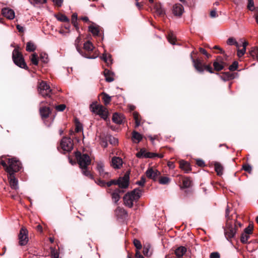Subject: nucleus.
<instances>
[{
  "label": "nucleus",
  "mask_w": 258,
  "mask_h": 258,
  "mask_svg": "<svg viewBox=\"0 0 258 258\" xmlns=\"http://www.w3.org/2000/svg\"><path fill=\"white\" fill-rule=\"evenodd\" d=\"M96 170L102 178H108L111 176L110 173L105 170L104 165L101 161L97 162Z\"/></svg>",
  "instance_id": "nucleus-11"
},
{
  "label": "nucleus",
  "mask_w": 258,
  "mask_h": 258,
  "mask_svg": "<svg viewBox=\"0 0 258 258\" xmlns=\"http://www.w3.org/2000/svg\"><path fill=\"white\" fill-rule=\"evenodd\" d=\"M111 165L114 168H120L122 165V159L118 157H113L111 160Z\"/></svg>",
  "instance_id": "nucleus-17"
},
{
  "label": "nucleus",
  "mask_w": 258,
  "mask_h": 258,
  "mask_svg": "<svg viewBox=\"0 0 258 258\" xmlns=\"http://www.w3.org/2000/svg\"><path fill=\"white\" fill-rule=\"evenodd\" d=\"M109 142L111 144L115 145L118 143V140L114 137L110 136L109 138Z\"/></svg>",
  "instance_id": "nucleus-52"
},
{
  "label": "nucleus",
  "mask_w": 258,
  "mask_h": 258,
  "mask_svg": "<svg viewBox=\"0 0 258 258\" xmlns=\"http://www.w3.org/2000/svg\"><path fill=\"white\" fill-rule=\"evenodd\" d=\"M31 61L33 64H34L35 66L38 65V56L36 53H34L32 54L31 57Z\"/></svg>",
  "instance_id": "nucleus-41"
},
{
  "label": "nucleus",
  "mask_w": 258,
  "mask_h": 258,
  "mask_svg": "<svg viewBox=\"0 0 258 258\" xmlns=\"http://www.w3.org/2000/svg\"><path fill=\"white\" fill-rule=\"evenodd\" d=\"M146 175L148 178L155 181L158 176L160 175V172L157 170L150 168L146 171Z\"/></svg>",
  "instance_id": "nucleus-13"
},
{
  "label": "nucleus",
  "mask_w": 258,
  "mask_h": 258,
  "mask_svg": "<svg viewBox=\"0 0 258 258\" xmlns=\"http://www.w3.org/2000/svg\"><path fill=\"white\" fill-rule=\"evenodd\" d=\"M235 39H234L233 38H229L228 39L227 41V44L229 45H234V43H235Z\"/></svg>",
  "instance_id": "nucleus-57"
},
{
  "label": "nucleus",
  "mask_w": 258,
  "mask_h": 258,
  "mask_svg": "<svg viewBox=\"0 0 258 258\" xmlns=\"http://www.w3.org/2000/svg\"><path fill=\"white\" fill-rule=\"evenodd\" d=\"M147 153V152H146L145 150L142 149L139 152L137 153V156L139 158H140L141 157H145V155Z\"/></svg>",
  "instance_id": "nucleus-54"
},
{
  "label": "nucleus",
  "mask_w": 258,
  "mask_h": 258,
  "mask_svg": "<svg viewBox=\"0 0 258 258\" xmlns=\"http://www.w3.org/2000/svg\"><path fill=\"white\" fill-rule=\"evenodd\" d=\"M248 3L247 5V8L250 10L253 11L254 10V3L253 0H248Z\"/></svg>",
  "instance_id": "nucleus-50"
},
{
  "label": "nucleus",
  "mask_w": 258,
  "mask_h": 258,
  "mask_svg": "<svg viewBox=\"0 0 258 258\" xmlns=\"http://www.w3.org/2000/svg\"><path fill=\"white\" fill-rule=\"evenodd\" d=\"M146 182V178L144 176H142L141 178V179L138 181H137L136 184L141 186H143Z\"/></svg>",
  "instance_id": "nucleus-47"
},
{
  "label": "nucleus",
  "mask_w": 258,
  "mask_h": 258,
  "mask_svg": "<svg viewBox=\"0 0 258 258\" xmlns=\"http://www.w3.org/2000/svg\"><path fill=\"white\" fill-rule=\"evenodd\" d=\"M215 169L218 175H221L222 174L223 167L220 163H216L215 164Z\"/></svg>",
  "instance_id": "nucleus-38"
},
{
  "label": "nucleus",
  "mask_w": 258,
  "mask_h": 258,
  "mask_svg": "<svg viewBox=\"0 0 258 258\" xmlns=\"http://www.w3.org/2000/svg\"><path fill=\"white\" fill-rule=\"evenodd\" d=\"M90 108L92 112L99 115L104 119H105L107 117V111L106 108L103 106L97 104L96 103L93 102L90 104Z\"/></svg>",
  "instance_id": "nucleus-6"
},
{
  "label": "nucleus",
  "mask_w": 258,
  "mask_h": 258,
  "mask_svg": "<svg viewBox=\"0 0 258 258\" xmlns=\"http://www.w3.org/2000/svg\"><path fill=\"white\" fill-rule=\"evenodd\" d=\"M82 169V173L88 177L89 178L92 179H94V177H93V175L90 173V171L88 170V167H80Z\"/></svg>",
  "instance_id": "nucleus-31"
},
{
  "label": "nucleus",
  "mask_w": 258,
  "mask_h": 258,
  "mask_svg": "<svg viewBox=\"0 0 258 258\" xmlns=\"http://www.w3.org/2000/svg\"><path fill=\"white\" fill-rule=\"evenodd\" d=\"M40 114L42 118L44 119L47 118L51 113V110L49 107H41L39 109Z\"/></svg>",
  "instance_id": "nucleus-18"
},
{
  "label": "nucleus",
  "mask_w": 258,
  "mask_h": 258,
  "mask_svg": "<svg viewBox=\"0 0 258 258\" xmlns=\"http://www.w3.org/2000/svg\"><path fill=\"white\" fill-rule=\"evenodd\" d=\"M191 181L189 178L182 177V187L188 188L190 186Z\"/></svg>",
  "instance_id": "nucleus-29"
},
{
  "label": "nucleus",
  "mask_w": 258,
  "mask_h": 258,
  "mask_svg": "<svg viewBox=\"0 0 258 258\" xmlns=\"http://www.w3.org/2000/svg\"><path fill=\"white\" fill-rule=\"evenodd\" d=\"M76 156L80 167H88L90 164V157L86 154H81L80 152H77Z\"/></svg>",
  "instance_id": "nucleus-8"
},
{
  "label": "nucleus",
  "mask_w": 258,
  "mask_h": 258,
  "mask_svg": "<svg viewBox=\"0 0 258 258\" xmlns=\"http://www.w3.org/2000/svg\"><path fill=\"white\" fill-rule=\"evenodd\" d=\"M54 5L57 7H61L62 4V0H52Z\"/></svg>",
  "instance_id": "nucleus-59"
},
{
  "label": "nucleus",
  "mask_w": 258,
  "mask_h": 258,
  "mask_svg": "<svg viewBox=\"0 0 258 258\" xmlns=\"http://www.w3.org/2000/svg\"><path fill=\"white\" fill-rule=\"evenodd\" d=\"M163 155L162 154H159L157 153H152L147 152V153L145 155V158H154L155 157H158L159 158H163Z\"/></svg>",
  "instance_id": "nucleus-30"
},
{
  "label": "nucleus",
  "mask_w": 258,
  "mask_h": 258,
  "mask_svg": "<svg viewBox=\"0 0 258 258\" xmlns=\"http://www.w3.org/2000/svg\"><path fill=\"white\" fill-rule=\"evenodd\" d=\"M102 59L107 63L108 66L112 63L111 55L108 53H104L102 55Z\"/></svg>",
  "instance_id": "nucleus-28"
},
{
  "label": "nucleus",
  "mask_w": 258,
  "mask_h": 258,
  "mask_svg": "<svg viewBox=\"0 0 258 258\" xmlns=\"http://www.w3.org/2000/svg\"><path fill=\"white\" fill-rule=\"evenodd\" d=\"M60 146L64 151L70 152L73 148V143L70 138H63L60 143Z\"/></svg>",
  "instance_id": "nucleus-9"
},
{
  "label": "nucleus",
  "mask_w": 258,
  "mask_h": 258,
  "mask_svg": "<svg viewBox=\"0 0 258 258\" xmlns=\"http://www.w3.org/2000/svg\"><path fill=\"white\" fill-rule=\"evenodd\" d=\"M197 164L199 166H203L204 165L205 163L202 160L199 159L197 161Z\"/></svg>",
  "instance_id": "nucleus-64"
},
{
  "label": "nucleus",
  "mask_w": 258,
  "mask_h": 258,
  "mask_svg": "<svg viewBox=\"0 0 258 258\" xmlns=\"http://www.w3.org/2000/svg\"><path fill=\"white\" fill-rule=\"evenodd\" d=\"M82 130V126L81 124L78 123L76 125L75 132L77 133L80 132Z\"/></svg>",
  "instance_id": "nucleus-61"
},
{
  "label": "nucleus",
  "mask_w": 258,
  "mask_h": 258,
  "mask_svg": "<svg viewBox=\"0 0 258 258\" xmlns=\"http://www.w3.org/2000/svg\"><path fill=\"white\" fill-rule=\"evenodd\" d=\"M217 12L215 10L211 11L210 12V17L211 18H216L217 17Z\"/></svg>",
  "instance_id": "nucleus-62"
},
{
  "label": "nucleus",
  "mask_w": 258,
  "mask_h": 258,
  "mask_svg": "<svg viewBox=\"0 0 258 258\" xmlns=\"http://www.w3.org/2000/svg\"><path fill=\"white\" fill-rule=\"evenodd\" d=\"M250 238V234L242 233L240 237V241L243 243H246Z\"/></svg>",
  "instance_id": "nucleus-36"
},
{
  "label": "nucleus",
  "mask_w": 258,
  "mask_h": 258,
  "mask_svg": "<svg viewBox=\"0 0 258 258\" xmlns=\"http://www.w3.org/2000/svg\"><path fill=\"white\" fill-rule=\"evenodd\" d=\"M8 179L11 187L14 189H18V180L16 178L14 174L9 175Z\"/></svg>",
  "instance_id": "nucleus-15"
},
{
  "label": "nucleus",
  "mask_w": 258,
  "mask_h": 258,
  "mask_svg": "<svg viewBox=\"0 0 258 258\" xmlns=\"http://www.w3.org/2000/svg\"><path fill=\"white\" fill-rule=\"evenodd\" d=\"M81 39L80 37L79 36L76 38V39L75 40V45L76 46V49H77V51L80 53H81V50L79 47V44L81 42Z\"/></svg>",
  "instance_id": "nucleus-43"
},
{
  "label": "nucleus",
  "mask_w": 258,
  "mask_h": 258,
  "mask_svg": "<svg viewBox=\"0 0 258 258\" xmlns=\"http://www.w3.org/2000/svg\"><path fill=\"white\" fill-rule=\"evenodd\" d=\"M117 180H111V181L106 182V185L108 187H110L112 184L117 185Z\"/></svg>",
  "instance_id": "nucleus-60"
},
{
  "label": "nucleus",
  "mask_w": 258,
  "mask_h": 258,
  "mask_svg": "<svg viewBox=\"0 0 258 258\" xmlns=\"http://www.w3.org/2000/svg\"><path fill=\"white\" fill-rule=\"evenodd\" d=\"M103 100L105 105L108 104L111 101V97L109 96L107 94L103 93Z\"/></svg>",
  "instance_id": "nucleus-40"
},
{
  "label": "nucleus",
  "mask_w": 258,
  "mask_h": 258,
  "mask_svg": "<svg viewBox=\"0 0 258 258\" xmlns=\"http://www.w3.org/2000/svg\"><path fill=\"white\" fill-rule=\"evenodd\" d=\"M95 182L101 187H105L106 185V182L100 179L95 180Z\"/></svg>",
  "instance_id": "nucleus-49"
},
{
  "label": "nucleus",
  "mask_w": 258,
  "mask_h": 258,
  "mask_svg": "<svg viewBox=\"0 0 258 258\" xmlns=\"http://www.w3.org/2000/svg\"><path fill=\"white\" fill-rule=\"evenodd\" d=\"M51 257L59 258V252L54 248H51Z\"/></svg>",
  "instance_id": "nucleus-44"
},
{
  "label": "nucleus",
  "mask_w": 258,
  "mask_h": 258,
  "mask_svg": "<svg viewBox=\"0 0 258 258\" xmlns=\"http://www.w3.org/2000/svg\"><path fill=\"white\" fill-rule=\"evenodd\" d=\"M169 43L174 45L175 44L176 37L172 32H170L167 37Z\"/></svg>",
  "instance_id": "nucleus-34"
},
{
  "label": "nucleus",
  "mask_w": 258,
  "mask_h": 258,
  "mask_svg": "<svg viewBox=\"0 0 258 258\" xmlns=\"http://www.w3.org/2000/svg\"><path fill=\"white\" fill-rule=\"evenodd\" d=\"M141 192L139 188H135L131 192L126 193L123 198L124 204L128 208H132L134 202L138 201L140 199Z\"/></svg>",
  "instance_id": "nucleus-2"
},
{
  "label": "nucleus",
  "mask_w": 258,
  "mask_h": 258,
  "mask_svg": "<svg viewBox=\"0 0 258 258\" xmlns=\"http://www.w3.org/2000/svg\"><path fill=\"white\" fill-rule=\"evenodd\" d=\"M186 252V248L180 246L175 249L174 253L177 258H181Z\"/></svg>",
  "instance_id": "nucleus-19"
},
{
  "label": "nucleus",
  "mask_w": 258,
  "mask_h": 258,
  "mask_svg": "<svg viewBox=\"0 0 258 258\" xmlns=\"http://www.w3.org/2000/svg\"><path fill=\"white\" fill-rule=\"evenodd\" d=\"M229 214V209L228 206H227L226 209L225 216L226 218V223L224 228V234L225 237L228 240H229L230 239L234 237L237 231L236 223H233V221L231 219Z\"/></svg>",
  "instance_id": "nucleus-1"
},
{
  "label": "nucleus",
  "mask_w": 258,
  "mask_h": 258,
  "mask_svg": "<svg viewBox=\"0 0 258 258\" xmlns=\"http://www.w3.org/2000/svg\"><path fill=\"white\" fill-rule=\"evenodd\" d=\"M124 119L123 115L121 114L114 113L112 116V121L117 124H120L122 123Z\"/></svg>",
  "instance_id": "nucleus-21"
},
{
  "label": "nucleus",
  "mask_w": 258,
  "mask_h": 258,
  "mask_svg": "<svg viewBox=\"0 0 258 258\" xmlns=\"http://www.w3.org/2000/svg\"><path fill=\"white\" fill-rule=\"evenodd\" d=\"M199 50H200V52L201 53H202V54H203L205 55L206 56V57H207L208 58H210V57H211V55H210V54H209V53H208V52H207V51H206L204 48H202V47H200V48H199Z\"/></svg>",
  "instance_id": "nucleus-53"
},
{
  "label": "nucleus",
  "mask_w": 258,
  "mask_h": 258,
  "mask_svg": "<svg viewBox=\"0 0 258 258\" xmlns=\"http://www.w3.org/2000/svg\"><path fill=\"white\" fill-rule=\"evenodd\" d=\"M18 236L19 244L21 246L26 245L29 240L28 230L25 227H22L20 231Z\"/></svg>",
  "instance_id": "nucleus-10"
},
{
  "label": "nucleus",
  "mask_w": 258,
  "mask_h": 258,
  "mask_svg": "<svg viewBox=\"0 0 258 258\" xmlns=\"http://www.w3.org/2000/svg\"><path fill=\"white\" fill-rule=\"evenodd\" d=\"M142 135L136 131H133L132 133V140L134 142L138 143L142 139Z\"/></svg>",
  "instance_id": "nucleus-24"
},
{
  "label": "nucleus",
  "mask_w": 258,
  "mask_h": 258,
  "mask_svg": "<svg viewBox=\"0 0 258 258\" xmlns=\"http://www.w3.org/2000/svg\"><path fill=\"white\" fill-rule=\"evenodd\" d=\"M253 226L249 224L246 228H245L243 233L248 234H251L252 232Z\"/></svg>",
  "instance_id": "nucleus-46"
},
{
  "label": "nucleus",
  "mask_w": 258,
  "mask_h": 258,
  "mask_svg": "<svg viewBox=\"0 0 258 258\" xmlns=\"http://www.w3.org/2000/svg\"><path fill=\"white\" fill-rule=\"evenodd\" d=\"M40 57L42 61L44 63H47L48 62V58L47 55L46 54H44L43 55L42 54H41Z\"/></svg>",
  "instance_id": "nucleus-55"
},
{
  "label": "nucleus",
  "mask_w": 258,
  "mask_h": 258,
  "mask_svg": "<svg viewBox=\"0 0 258 258\" xmlns=\"http://www.w3.org/2000/svg\"><path fill=\"white\" fill-rule=\"evenodd\" d=\"M135 256L136 258H144L139 250H136Z\"/></svg>",
  "instance_id": "nucleus-63"
},
{
  "label": "nucleus",
  "mask_w": 258,
  "mask_h": 258,
  "mask_svg": "<svg viewBox=\"0 0 258 258\" xmlns=\"http://www.w3.org/2000/svg\"><path fill=\"white\" fill-rule=\"evenodd\" d=\"M8 167L6 168V172L9 175L14 174L21 168V163L16 158L8 159Z\"/></svg>",
  "instance_id": "nucleus-4"
},
{
  "label": "nucleus",
  "mask_w": 258,
  "mask_h": 258,
  "mask_svg": "<svg viewBox=\"0 0 258 258\" xmlns=\"http://www.w3.org/2000/svg\"><path fill=\"white\" fill-rule=\"evenodd\" d=\"M171 181V179L167 176H162L160 178L159 180V182L161 184H167Z\"/></svg>",
  "instance_id": "nucleus-33"
},
{
  "label": "nucleus",
  "mask_w": 258,
  "mask_h": 258,
  "mask_svg": "<svg viewBox=\"0 0 258 258\" xmlns=\"http://www.w3.org/2000/svg\"><path fill=\"white\" fill-rule=\"evenodd\" d=\"M36 47L33 43L28 42L26 44V50L29 52H32L35 50Z\"/></svg>",
  "instance_id": "nucleus-35"
},
{
  "label": "nucleus",
  "mask_w": 258,
  "mask_h": 258,
  "mask_svg": "<svg viewBox=\"0 0 258 258\" xmlns=\"http://www.w3.org/2000/svg\"><path fill=\"white\" fill-rule=\"evenodd\" d=\"M194 53L193 51L190 54V58L195 69L199 73H203L205 70L209 72L210 73H213L212 67L210 65H207L203 63V61L200 59H195L192 57V54Z\"/></svg>",
  "instance_id": "nucleus-3"
},
{
  "label": "nucleus",
  "mask_w": 258,
  "mask_h": 258,
  "mask_svg": "<svg viewBox=\"0 0 258 258\" xmlns=\"http://www.w3.org/2000/svg\"><path fill=\"white\" fill-rule=\"evenodd\" d=\"M38 90L39 94L43 97H50L51 89L46 82L41 81L38 86Z\"/></svg>",
  "instance_id": "nucleus-7"
},
{
  "label": "nucleus",
  "mask_w": 258,
  "mask_h": 258,
  "mask_svg": "<svg viewBox=\"0 0 258 258\" xmlns=\"http://www.w3.org/2000/svg\"><path fill=\"white\" fill-rule=\"evenodd\" d=\"M104 74L107 82H111L114 80L113 78L112 77V73L109 70L105 69Z\"/></svg>",
  "instance_id": "nucleus-26"
},
{
  "label": "nucleus",
  "mask_w": 258,
  "mask_h": 258,
  "mask_svg": "<svg viewBox=\"0 0 258 258\" xmlns=\"http://www.w3.org/2000/svg\"><path fill=\"white\" fill-rule=\"evenodd\" d=\"M12 58L16 65L21 68L28 70V68L25 62L24 58L21 53L17 48L14 49L12 53Z\"/></svg>",
  "instance_id": "nucleus-5"
},
{
  "label": "nucleus",
  "mask_w": 258,
  "mask_h": 258,
  "mask_svg": "<svg viewBox=\"0 0 258 258\" xmlns=\"http://www.w3.org/2000/svg\"><path fill=\"white\" fill-rule=\"evenodd\" d=\"M246 50L245 48H242V49H238L237 54L239 57H242L245 53Z\"/></svg>",
  "instance_id": "nucleus-51"
},
{
  "label": "nucleus",
  "mask_w": 258,
  "mask_h": 258,
  "mask_svg": "<svg viewBox=\"0 0 258 258\" xmlns=\"http://www.w3.org/2000/svg\"><path fill=\"white\" fill-rule=\"evenodd\" d=\"M89 30L93 36H98L100 32V27L96 24L89 26Z\"/></svg>",
  "instance_id": "nucleus-23"
},
{
  "label": "nucleus",
  "mask_w": 258,
  "mask_h": 258,
  "mask_svg": "<svg viewBox=\"0 0 258 258\" xmlns=\"http://www.w3.org/2000/svg\"><path fill=\"white\" fill-rule=\"evenodd\" d=\"M179 163L180 168L184 170L185 173H188L191 170V167L188 162L181 160Z\"/></svg>",
  "instance_id": "nucleus-22"
},
{
  "label": "nucleus",
  "mask_w": 258,
  "mask_h": 258,
  "mask_svg": "<svg viewBox=\"0 0 258 258\" xmlns=\"http://www.w3.org/2000/svg\"><path fill=\"white\" fill-rule=\"evenodd\" d=\"M210 258H220V254L218 252H213L210 254Z\"/></svg>",
  "instance_id": "nucleus-58"
},
{
  "label": "nucleus",
  "mask_w": 258,
  "mask_h": 258,
  "mask_svg": "<svg viewBox=\"0 0 258 258\" xmlns=\"http://www.w3.org/2000/svg\"><path fill=\"white\" fill-rule=\"evenodd\" d=\"M123 191L119 188L115 189L111 194V198L115 203H117L120 199V194Z\"/></svg>",
  "instance_id": "nucleus-20"
},
{
  "label": "nucleus",
  "mask_w": 258,
  "mask_h": 258,
  "mask_svg": "<svg viewBox=\"0 0 258 258\" xmlns=\"http://www.w3.org/2000/svg\"><path fill=\"white\" fill-rule=\"evenodd\" d=\"M249 52L251 56L258 61V47H252Z\"/></svg>",
  "instance_id": "nucleus-27"
},
{
  "label": "nucleus",
  "mask_w": 258,
  "mask_h": 258,
  "mask_svg": "<svg viewBox=\"0 0 258 258\" xmlns=\"http://www.w3.org/2000/svg\"><path fill=\"white\" fill-rule=\"evenodd\" d=\"M66 108V106L63 104H60L55 106V109L58 111H63Z\"/></svg>",
  "instance_id": "nucleus-48"
},
{
  "label": "nucleus",
  "mask_w": 258,
  "mask_h": 258,
  "mask_svg": "<svg viewBox=\"0 0 258 258\" xmlns=\"http://www.w3.org/2000/svg\"><path fill=\"white\" fill-rule=\"evenodd\" d=\"M134 244L137 248V250H139L142 248V245L140 240L135 239L134 240Z\"/></svg>",
  "instance_id": "nucleus-42"
},
{
  "label": "nucleus",
  "mask_w": 258,
  "mask_h": 258,
  "mask_svg": "<svg viewBox=\"0 0 258 258\" xmlns=\"http://www.w3.org/2000/svg\"><path fill=\"white\" fill-rule=\"evenodd\" d=\"M55 18L59 21L61 22H69V19L64 15L59 14V15H55Z\"/></svg>",
  "instance_id": "nucleus-37"
},
{
  "label": "nucleus",
  "mask_w": 258,
  "mask_h": 258,
  "mask_svg": "<svg viewBox=\"0 0 258 258\" xmlns=\"http://www.w3.org/2000/svg\"><path fill=\"white\" fill-rule=\"evenodd\" d=\"M184 11V9L182 5L180 4H176L173 7V13L174 15L180 16Z\"/></svg>",
  "instance_id": "nucleus-16"
},
{
  "label": "nucleus",
  "mask_w": 258,
  "mask_h": 258,
  "mask_svg": "<svg viewBox=\"0 0 258 258\" xmlns=\"http://www.w3.org/2000/svg\"><path fill=\"white\" fill-rule=\"evenodd\" d=\"M28 1L34 7L45 3L43 0H28Z\"/></svg>",
  "instance_id": "nucleus-39"
},
{
  "label": "nucleus",
  "mask_w": 258,
  "mask_h": 258,
  "mask_svg": "<svg viewBox=\"0 0 258 258\" xmlns=\"http://www.w3.org/2000/svg\"><path fill=\"white\" fill-rule=\"evenodd\" d=\"M129 175L125 174L123 177H120L117 180V185L121 188H127L129 184Z\"/></svg>",
  "instance_id": "nucleus-12"
},
{
  "label": "nucleus",
  "mask_w": 258,
  "mask_h": 258,
  "mask_svg": "<svg viewBox=\"0 0 258 258\" xmlns=\"http://www.w3.org/2000/svg\"><path fill=\"white\" fill-rule=\"evenodd\" d=\"M93 44L89 41H87L84 44V48L88 51H91L94 49Z\"/></svg>",
  "instance_id": "nucleus-32"
},
{
  "label": "nucleus",
  "mask_w": 258,
  "mask_h": 258,
  "mask_svg": "<svg viewBox=\"0 0 258 258\" xmlns=\"http://www.w3.org/2000/svg\"><path fill=\"white\" fill-rule=\"evenodd\" d=\"M238 66V63L237 61H234L231 65H230L229 67V69L230 71H234L237 70Z\"/></svg>",
  "instance_id": "nucleus-45"
},
{
  "label": "nucleus",
  "mask_w": 258,
  "mask_h": 258,
  "mask_svg": "<svg viewBox=\"0 0 258 258\" xmlns=\"http://www.w3.org/2000/svg\"><path fill=\"white\" fill-rule=\"evenodd\" d=\"M224 62L223 61H219L218 58L213 62L214 70L217 71H220L224 68Z\"/></svg>",
  "instance_id": "nucleus-25"
},
{
  "label": "nucleus",
  "mask_w": 258,
  "mask_h": 258,
  "mask_svg": "<svg viewBox=\"0 0 258 258\" xmlns=\"http://www.w3.org/2000/svg\"><path fill=\"white\" fill-rule=\"evenodd\" d=\"M243 169L245 171H246L249 173H250L252 170V168L249 165H243Z\"/></svg>",
  "instance_id": "nucleus-56"
},
{
  "label": "nucleus",
  "mask_w": 258,
  "mask_h": 258,
  "mask_svg": "<svg viewBox=\"0 0 258 258\" xmlns=\"http://www.w3.org/2000/svg\"><path fill=\"white\" fill-rule=\"evenodd\" d=\"M2 12L3 15L8 19L12 20L15 18V12L12 9L5 8L2 9Z\"/></svg>",
  "instance_id": "nucleus-14"
}]
</instances>
